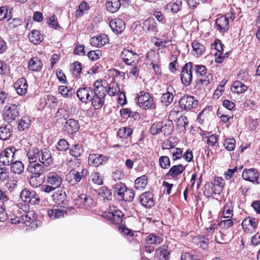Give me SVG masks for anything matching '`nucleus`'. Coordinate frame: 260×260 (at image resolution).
Listing matches in <instances>:
<instances>
[{"mask_svg": "<svg viewBox=\"0 0 260 260\" xmlns=\"http://www.w3.org/2000/svg\"><path fill=\"white\" fill-rule=\"evenodd\" d=\"M65 127L68 133L70 134L76 133L79 129L78 121L73 118H70L67 120Z\"/></svg>", "mask_w": 260, "mask_h": 260, "instance_id": "nucleus-24", "label": "nucleus"}, {"mask_svg": "<svg viewBox=\"0 0 260 260\" xmlns=\"http://www.w3.org/2000/svg\"><path fill=\"white\" fill-rule=\"evenodd\" d=\"M88 171L86 169H83L81 171L73 170L72 175L73 179L76 182H79L82 179L85 178L88 174Z\"/></svg>", "mask_w": 260, "mask_h": 260, "instance_id": "nucleus-45", "label": "nucleus"}, {"mask_svg": "<svg viewBox=\"0 0 260 260\" xmlns=\"http://www.w3.org/2000/svg\"><path fill=\"white\" fill-rule=\"evenodd\" d=\"M121 57L124 63L127 66L137 64L139 60V55L135 52L129 49H124L121 52Z\"/></svg>", "mask_w": 260, "mask_h": 260, "instance_id": "nucleus-7", "label": "nucleus"}, {"mask_svg": "<svg viewBox=\"0 0 260 260\" xmlns=\"http://www.w3.org/2000/svg\"><path fill=\"white\" fill-rule=\"evenodd\" d=\"M47 22L51 28L56 29L60 28L57 18L54 15L48 18Z\"/></svg>", "mask_w": 260, "mask_h": 260, "instance_id": "nucleus-59", "label": "nucleus"}, {"mask_svg": "<svg viewBox=\"0 0 260 260\" xmlns=\"http://www.w3.org/2000/svg\"><path fill=\"white\" fill-rule=\"evenodd\" d=\"M114 192L120 199L121 197H123V193L127 189L125 185L122 182H117L113 185Z\"/></svg>", "mask_w": 260, "mask_h": 260, "instance_id": "nucleus-41", "label": "nucleus"}, {"mask_svg": "<svg viewBox=\"0 0 260 260\" xmlns=\"http://www.w3.org/2000/svg\"><path fill=\"white\" fill-rule=\"evenodd\" d=\"M188 121L185 116H181L178 118L176 123V129L179 132H183L186 129V126L188 125Z\"/></svg>", "mask_w": 260, "mask_h": 260, "instance_id": "nucleus-43", "label": "nucleus"}, {"mask_svg": "<svg viewBox=\"0 0 260 260\" xmlns=\"http://www.w3.org/2000/svg\"><path fill=\"white\" fill-rule=\"evenodd\" d=\"M185 169V167L181 164L174 165L172 166L169 170V172L167 173L168 176L175 177L178 175L181 174Z\"/></svg>", "mask_w": 260, "mask_h": 260, "instance_id": "nucleus-35", "label": "nucleus"}, {"mask_svg": "<svg viewBox=\"0 0 260 260\" xmlns=\"http://www.w3.org/2000/svg\"><path fill=\"white\" fill-rule=\"evenodd\" d=\"M91 179L92 182L99 185L103 184V181L102 177L98 172H94L91 175Z\"/></svg>", "mask_w": 260, "mask_h": 260, "instance_id": "nucleus-64", "label": "nucleus"}, {"mask_svg": "<svg viewBox=\"0 0 260 260\" xmlns=\"http://www.w3.org/2000/svg\"><path fill=\"white\" fill-rule=\"evenodd\" d=\"M102 216L107 219L110 223L118 224L122 222L124 214L116 207L112 206L103 213Z\"/></svg>", "mask_w": 260, "mask_h": 260, "instance_id": "nucleus-2", "label": "nucleus"}, {"mask_svg": "<svg viewBox=\"0 0 260 260\" xmlns=\"http://www.w3.org/2000/svg\"><path fill=\"white\" fill-rule=\"evenodd\" d=\"M123 193V197H121L120 199L125 202H131L133 201L135 196V192L133 190L127 188Z\"/></svg>", "mask_w": 260, "mask_h": 260, "instance_id": "nucleus-55", "label": "nucleus"}, {"mask_svg": "<svg viewBox=\"0 0 260 260\" xmlns=\"http://www.w3.org/2000/svg\"><path fill=\"white\" fill-rule=\"evenodd\" d=\"M109 25L112 31L116 34H121L125 29L124 22L120 18H115L110 21Z\"/></svg>", "mask_w": 260, "mask_h": 260, "instance_id": "nucleus-19", "label": "nucleus"}, {"mask_svg": "<svg viewBox=\"0 0 260 260\" xmlns=\"http://www.w3.org/2000/svg\"><path fill=\"white\" fill-rule=\"evenodd\" d=\"M12 127L11 124L0 127V139L2 140H8L11 135Z\"/></svg>", "mask_w": 260, "mask_h": 260, "instance_id": "nucleus-36", "label": "nucleus"}, {"mask_svg": "<svg viewBox=\"0 0 260 260\" xmlns=\"http://www.w3.org/2000/svg\"><path fill=\"white\" fill-rule=\"evenodd\" d=\"M192 62L186 63L182 68L180 74L182 83L185 86H188L192 80Z\"/></svg>", "mask_w": 260, "mask_h": 260, "instance_id": "nucleus-8", "label": "nucleus"}, {"mask_svg": "<svg viewBox=\"0 0 260 260\" xmlns=\"http://www.w3.org/2000/svg\"><path fill=\"white\" fill-rule=\"evenodd\" d=\"M162 128V125L161 124V122H156L151 125L150 129V132L152 135H156L161 133V129Z\"/></svg>", "mask_w": 260, "mask_h": 260, "instance_id": "nucleus-57", "label": "nucleus"}, {"mask_svg": "<svg viewBox=\"0 0 260 260\" xmlns=\"http://www.w3.org/2000/svg\"><path fill=\"white\" fill-rule=\"evenodd\" d=\"M46 182L56 188H59L62 184V178L56 173L49 172L46 176Z\"/></svg>", "mask_w": 260, "mask_h": 260, "instance_id": "nucleus-18", "label": "nucleus"}, {"mask_svg": "<svg viewBox=\"0 0 260 260\" xmlns=\"http://www.w3.org/2000/svg\"><path fill=\"white\" fill-rule=\"evenodd\" d=\"M191 70L199 77V82L203 85H207L212 80L213 76L211 73H207L206 67L202 64H193L192 63Z\"/></svg>", "mask_w": 260, "mask_h": 260, "instance_id": "nucleus-3", "label": "nucleus"}, {"mask_svg": "<svg viewBox=\"0 0 260 260\" xmlns=\"http://www.w3.org/2000/svg\"><path fill=\"white\" fill-rule=\"evenodd\" d=\"M173 89L172 86H169L167 88V92L164 93L161 98V102L165 106H168L173 102L174 95L171 92V90Z\"/></svg>", "mask_w": 260, "mask_h": 260, "instance_id": "nucleus-34", "label": "nucleus"}, {"mask_svg": "<svg viewBox=\"0 0 260 260\" xmlns=\"http://www.w3.org/2000/svg\"><path fill=\"white\" fill-rule=\"evenodd\" d=\"M96 192L99 196L103 198L104 200H108V198L111 195L110 191L105 186L101 187L98 189Z\"/></svg>", "mask_w": 260, "mask_h": 260, "instance_id": "nucleus-54", "label": "nucleus"}, {"mask_svg": "<svg viewBox=\"0 0 260 260\" xmlns=\"http://www.w3.org/2000/svg\"><path fill=\"white\" fill-rule=\"evenodd\" d=\"M27 170L31 174V176L39 177L45 171V166L38 162H29Z\"/></svg>", "mask_w": 260, "mask_h": 260, "instance_id": "nucleus-15", "label": "nucleus"}, {"mask_svg": "<svg viewBox=\"0 0 260 260\" xmlns=\"http://www.w3.org/2000/svg\"><path fill=\"white\" fill-rule=\"evenodd\" d=\"M58 91L61 94L65 97L71 96L75 93V90L71 88H68L65 86H60L58 88Z\"/></svg>", "mask_w": 260, "mask_h": 260, "instance_id": "nucleus-53", "label": "nucleus"}, {"mask_svg": "<svg viewBox=\"0 0 260 260\" xmlns=\"http://www.w3.org/2000/svg\"><path fill=\"white\" fill-rule=\"evenodd\" d=\"M3 112L4 119L8 122H12L19 115V109L15 104L5 106Z\"/></svg>", "mask_w": 260, "mask_h": 260, "instance_id": "nucleus-9", "label": "nucleus"}, {"mask_svg": "<svg viewBox=\"0 0 260 260\" xmlns=\"http://www.w3.org/2000/svg\"><path fill=\"white\" fill-rule=\"evenodd\" d=\"M224 185V181L221 177H216L214 180L212 189L214 193L219 194Z\"/></svg>", "mask_w": 260, "mask_h": 260, "instance_id": "nucleus-39", "label": "nucleus"}, {"mask_svg": "<svg viewBox=\"0 0 260 260\" xmlns=\"http://www.w3.org/2000/svg\"><path fill=\"white\" fill-rule=\"evenodd\" d=\"M140 203L146 208H151L154 205L153 195L149 192H145L140 196Z\"/></svg>", "mask_w": 260, "mask_h": 260, "instance_id": "nucleus-22", "label": "nucleus"}, {"mask_svg": "<svg viewBox=\"0 0 260 260\" xmlns=\"http://www.w3.org/2000/svg\"><path fill=\"white\" fill-rule=\"evenodd\" d=\"M106 88L102 80H96L93 84V89L86 86L79 88L77 96L83 103L91 102L95 109H100L104 105L106 96Z\"/></svg>", "mask_w": 260, "mask_h": 260, "instance_id": "nucleus-1", "label": "nucleus"}, {"mask_svg": "<svg viewBox=\"0 0 260 260\" xmlns=\"http://www.w3.org/2000/svg\"><path fill=\"white\" fill-rule=\"evenodd\" d=\"M233 216V205L231 202H228L224 206L222 211V216L225 218H231Z\"/></svg>", "mask_w": 260, "mask_h": 260, "instance_id": "nucleus-42", "label": "nucleus"}, {"mask_svg": "<svg viewBox=\"0 0 260 260\" xmlns=\"http://www.w3.org/2000/svg\"><path fill=\"white\" fill-rule=\"evenodd\" d=\"M137 98L139 107L143 109H154L156 108L154 98L149 93L141 91L138 94Z\"/></svg>", "mask_w": 260, "mask_h": 260, "instance_id": "nucleus-4", "label": "nucleus"}, {"mask_svg": "<svg viewBox=\"0 0 260 260\" xmlns=\"http://www.w3.org/2000/svg\"><path fill=\"white\" fill-rule=\"evenodd\" d=\"M20 197L21 200L27 204L38 205L40 201L39 196L36 191L27 188L22 190Z\"/></svg>", "mask_w": 260, "mask_h": 260, "instance_id": "nucleus-5", "label": "nucleus"}, {"mask_svg": "<svg viewBox=\"0 0 260 260\" xmlns=\"http://www.w3.org/2000/svg\"><path fill=\"white\" fill-rule=\"evenodd\" d=\"M17 93L19 95H23L26 93L28 88L27 81L24 78H19L14 84Z\"/></svg>", "mask_w": 260, "mask_h": 260, "instance_id": "nucleus-21", "label": "nucleus"}, {"mask_svg": "<svg viewBox=\"0 0 260 260\" xmlns=\"http://www.w3.org/2000/svg\"><path fill=\"white\" fill-rule=\"evenodd\" d=\"M14 148H8L0 153V162L3 166H8L11 164L14 156Z\"/></svg>", "mask_w": 260, "mask_h": 260, "instance_id": "nucleus-14", "label": "nucleus"}, {"mask_svg": "<svg viewBox=\"0 0 260 260\" xmlns=\"http://www.w3.org/2000/svg\"><path fill=\"white\" fill-rule=\"evenodd\" d=\"M67 198V195L62 190H58L53 195V200L58 204H63Z\"/></svg>", "mask_w": 260, "mask_h": 260, "instance_id": "nucleus-46", "label": "nucleus"}, {"mask_svg": "<svg viewBox=\"0 0 260 260\" xmlns=\"http://www.w3.org/2000/svg\"><path fill=\"white\" fill-rule=\"evenodd\" d=\"M11 165H12L11 167V171L14 173L20 174L23 172L24 167L21 161H16L12 164L11 163Z\"/></svg>", "mask_w": 260, "mask_h": 260, "instance_id": "nucleus-49", "label": "nucleus"}, {"mask_svg": "<svg viewBox=\"0 0 260 260\" xmlns=\"http://www.w3.org/2000/svg\"><path fill=\"white\" fill-rule=\"evenodd\" d=\"M104 85H105V88L106 89V83L105 81H102ZM106 92L110 96H114L117 93L120 92V87L119 84L115 82H112L108 85V89H106Z\"/></svg>", "mask_w": 260, "mask_h": 260, "instance_id": "nucleus-29", "label": "nucleus"}, {"mask_svg": "<svg viewBox=\"0 0 260 260\" xmlns=\"http://www.w3.org/2000/svg\"><path fill=\"white\" fill-rule=\"evenodd\" d=\"M9 175V169L6 166L0 165V181H5L8 178Z\"/></svg>", "mask_w": 260, "mask_h": 260, "instance_id": "nucleus-61", "label": "nucleus"}, {"mask_svg": "<svg viewBox=\"0 0 260 260\" xmlns=\"http://www.w3.org/2000/svg\"><path fill=\"white\" fill-rule=\"evenodd\" d=\"M142 28L146 32L155 35L158 32L157 23L154 19L148 18L142 23Z\"/></svg>", "mask_w": 260, "mask_h": 260, "instance_id": "nucleus-13", "label": "nucleus"}, {"mask_svg": "<svg viewBox=\"0 0 260 260\" xmlns=\"http://www.w3.org/2000/svg\"><path fill=\"white\" fill-rule=\"evenodd\" d=\"M243 178L254 184H260V173L255 169H245L242 173Z\"/></svg>", "mask_w": 260, "mask_h": 260, "instance_id": "nucleus-11", "label": "nucleus"}, {"mask_svg": "<svg viewBox=\"0 0 260 260\" xmlns=\"http://www.w3.org/2000/svg\"><path fill=\"white\" fill-rule=\"evenodd\" d=\"M247 86L239 80L234 81L231 87L233 92L238 94L244 93L247 90Z\"/></svg>", "mask_w": 260, "mask_h": 260, "instance_id": "nucleus-27", "label": "nucleus"}, {"mask_svg": "<svg viewBox=\"0 0 260 260\" xmlns=\"http://www.w3.org/2000/svg\"><path fill=\"white\" fill-rule=\"evenodd\" d=\"M192 47L193 48V54L197 57H199L206 51V47L203 44L194 41L192 43Z\"/></svg>", "mask_w": 260, "mask_h": 260, "instance_id": "nucleus-33", "label": "nucleus"}, {"mask_svg": "<svg viewBox=\"0 0 260 260\" xmlns=\"http://www.w3.org/2000/svg\"><path fill=\"white\" fill-rule=\"evenodd\" d=\"M232 237V233H228L226 232H224V230L218 231L214 235L215 240L218 243H225L230 241Z\"/></svg>", "mask_w": 260, "mask_h": 260, "instance_id": "nucleus-25", "label": "nucleus"}, {"mask_svg": "<svg viewBox=\"0 0 260 260\" xmlns=\"http://www.w3.org/2000/svg\"><path fill=\"white\" fill-rule=\"evenodd\" d=\"M28 38L29 41L34 44H38L41 41L40 32L37 30H32Z\"/></svg>", "mask_w": 260, "mask_h": 260, "instance_id": "nucleus-51", "label": "nucleus"}, {"mask_svg": "<svg viewBox=\"0 0 260 260\" xmlns=\"http://www.w3.org/2000/svg\"><path fill=\"white\" fill-rule=\"evenodd\" d=\"M147 177L143 175L137 178L135 181V187L137 189H143L147 184Z\"/></svg>", "mask_w": 260, "mask_h": 260, "instance_id": "nucleus-47", "label": "nucleus"}, {"mask_svg": "<svg viewBox=\"0 0 260 260\" xmlns=\"http://www.w3.org/2000/svg\"><path fill=\"white\" fill-rule=\"evenodd\" d=\"M84 150L81 144L79 143L73 145L70 149L69 153L71 155L77 158L81 155Z\"/></svg>", "mask_w": 260, "mask_h": 260, "instance_id": "nucleus-38", "label": "nucleus"}, {"mask_svg": "<svg viewBox=\"0 0 260 260\" xmlns=\"http://www.w3.org/2000/svg\"><path fill=\"white\" fill-rule=\"evenodd\" d=\"M18 180L14 178H10L7 183L6 187L10 192L15 190L17 187Z\"/></svg>", "mask_w": 260, "mask_h": 260, "instance_id": "nucleus-58", "label": "nucleus"}, {"mask_svg": "<svg viewBox=\"0 0 260 260\" xmlns=\"http://www.w3.org/2000/svg\"><path fill=\"white\" fill-rule=\"evenodd\" d=\"M162 128L161 129V133L164 135H169L171 134L173 131V123L171 120H165L161 121Z\"/></svg>", "mask_w": 260, "mask_h": 260, "instance_id": "nucleus-44", "label": "nucleus"}, {"mask_svg": "<svg viewBox=\"0 0 260 260\" xmlns=\"http://www.w3.org/2000/svg\"><path fill=\"white\" fill-rule=\"evenodd\" d=\"M27 213H32L33 217H31L30 219H27V220H25L24 224L25 226L29 227L30 229L35 230L37 227L41 226V222L36 219V214L34 211H29Z\"/></svg>", "mask_w": 260, "mask_h": 260, "instance_id": "nucleus-30", "label": "nucleus"}, {"mask_svg": "<svg viewBox=\"0 0 260 260\" xmlns=\"http://www.w3.org/2000/svg\"><path fill=\"white\" fill-rule=\"evenodd\" d=\"M181 5L182 0H172L166 5L165 9L168 12L177 13L179 10Z\"/></svg>", "mask_w": 260, "mask_h": 260, "instance_id": "nucleus-31", "label": "nucleus"}, {"mask_svg": "<svg viewBox=\"0 0 260 260\" xmlns=\"http://www.w3.org/2000/svg\"><path fill=\"white\" fill-rule=\"evenodd\" d=\"M215 24V28L221 34L225 33L229 29V20L226 15L218 16Z\"/></svg>", "mask_w": 260, "mask_h": 260, "instance_id": "nucleus-12", "label": "nucleus"}, {"mask_svg": "<svg viewBox=\"0 0 260 260\" xmlns=\"http://www.w3.org/2000/svg\"><path fill=\"white\" fill-rule=\"evenodd\" d=\"M182 152L183 151L181 149L176 147L172 148L170 152L172 154L174 160L181 158L182 157Z\"/></svg>", "mask_w": 260, "mask_h": 260, "instance_id": "nucleus-56", "label": "nucleus"}, {"mask_svg": "<svg viewBox=\"0 0 260 260\" xmlns=\"http://www.w3.org/2000/svg\"><path fill=\"white\" fill-rule=\"evenodd\" d=\"M236 141L234 139H225L223 145L228 151H233L235 148Z\"/></svg>", "mask_w": 260, "mask_h": 260, "instance_id": "nucleus-62", "label": "nucleus"}, {"mask_svg": "<svg viewBox=\"0 0 260 260\" xmlns=\"http://www.w3.org/2000/svg\"><path fill=\"white\" fill-rule=\"evenodd\" d=\"M133 129L129 127H123L119 129L117 132V137L122 139H126L131 136Z\"/></svg>", "mask_w": 260, "mask_h": 260, "instance_id": "nucleus-48", "label": "nucleus"}, {"mask_svg": "<svg viewBox=\"0 0 260 260\" xmlns=\"http://www.w3.org/2000/svg\"><path fill=\"white\" fill-rule=\"evenodd\" d=\"M30 122L31 121L29 117L27 116L23 117L20 120L18 125L19 131H22L28 128L30 125Z\"/></svg>", "mask_w": 260, "mask_h": 260, "instance_id": "nucleus-50", "label": "nucleus"}, {"mask_svg": "<svg viewBox=\"0 0 260 260\" xmlns=\"http://www.w3.org/2000/svg\"><path fill=\"white\" fill-rule=\"evenodd\" d=\"M121 3L119 0H108L106 3L107 10L111 12L114 13L116 12L120 8Z\"/></svg>", "mask_w": 260, "mask_h": 260, "instance_id": "nucleus-40", "label": "nucleus"}, {"mask_svg": "<svg viewBox=\"0 0 260 260\" xmlns=\"http://www.w3.org/2000/svg\"><path fill=\"white\" fill-rule=\"evenodd\" d=\"M69 146L68 142L65 139H61L58 142L56 148L58 151H64L69 149Z\"/></svg>", "mask_w": 260, "mask_h": 260, "instance_id": "nucleus-60", "label": "nucleus"}, {"mask_svg": "<svg viewBox=\"0 0 260 260\" xmlns=\"http://www.w3.org/2000/svg\"><path fill=\"white\" fill-rule=\"evenodd\" d=\"M74 210L72 207L65 208L55 206L47 210V214L51 219H55L63 217L65 214L74 213Z\"/></svg>", "mask_w": 260, "mask_h": 260, "instance_id": "nucleus-6", "label": "nucleus"}, {"mask_svg": "<svg viewBox=\"0 0 260 260\" xmlns=\"http://www.w3.org/2000/svg\"><path fill=\"white\" fill-rule=\"evenodd\" d=\"M31 217H33L32 213L24 212L20 216H14V218H10L11 222L12 224H17L20 223H25V220L27 219H30Z\"/></svg>", "mask_w": 260, "mask_h": 260, "instance_id": "nucleus-37", "label": "nucleus"}, {"mask_svg": "<svg viewBox=\"0 0 260 260\" xmlns=\"http://www.w3.org/2000/svg\"><path fill=\"white\" fill-rule=\"evenodd\" d=\"M92 199L85 194H80L75 200V204L78 207L82 208L86 206H89L92 203Z\"/></svg>", "mask_w": 260, "mask_h": 260, "instance_id": "nucleus-26", "label": "nucleus"}, {"mask_svg": "<svg viewBox=\"0 0 260 260\" xmlns=\"http://www.w3.org/2000/svg\"><path fill=\"white\" fill-rule=\"evenodd\" d=\"M39 162L46 167L51 166L53 163V159L51 151L47 149L43 148L40 150Z\"/></svg>", "mask_w": 260, "mask_h": 260, "instance_id": "nucleus-16", "label": "nucleus"}, {"mask_svg": "<svg viewBox=\"0 0 260 260\" xmlns=\"http://www.w3.org/2000/svg\"><path fill=\"white\" fill-rule=\"evenodd\" d=\"M43 63L41 60L37 57L30 58L28 62V69L31 71L38 72L42 68Z\"/></svg>", "mask_w": 260, "mask_h": 260, "instance_id": "nucleus-23", "label": "nucleus"}, {"mask_svg": "<svg viewBox=\"0 0 260 260\" xmlns=\"http://www.w3.org/2000/svg\"><path fill=\"white\" fill-rule=\"evenodd\" d=\"M198 104V101L193 96L185 95L179 101V106L182 109L186 111L196 108Z\"/></svg>", "mask_w": 260, "mask_h": 260, "instance_id": "nucleus-10", "label": "nucleus"}, {"mask_svg": "<svg viewBox=\"0 0 260 260\" xmlns=\"http://www.w3.org/2000/svg\"><path fill=\"white\" fill-rule=\"evenodd\" d=\"M40 150L37 147H32L27 152V156L29 162H38L39 161Z\"/></svg>", "mask_w": 260, "mask_h": 260, "instance_id": "nucleus-32", "label": "nucleus"}, {"mask_svg": "<svg viewBox=\"0 0 260 260\" xmlns=\"http://www.w3.org/2000/svg\"><path fill=\"white\" fill-rule=\"evenodd\" d=\"M257 220L254 218L247 217L245 218L242 222V225L245 230L251 231L256 227Z\"/></svg>", "mask_w": 260, "mask_h": 260, "instance_id": "nucleus-28", "label": "nucleus"}, {"mask_svg": "<svg viewBox=\"0 0 260 260\" xmlns=\"http://www.w3.org/2000/svg\"><path fill=\"white\" fill-rule=\"evenodd\" d=\"M108 42L106 35L102 34L98 36H93L90 39V44L95 47H101Z\"/></svg>", "mask_w": 260, "mask_h": 260, "instance_id": "nucleus-20", "label": "nucleus"}, {"mask_svg": "<svg viewBox=\"0 0 260 260\" xmlns=\"http://www.w3.org/2000/svg\"><path fill=\"white\" fill-rule=\"evenodd\" d=\"M108 157L103 154H91L88 157V163L95 167L107 163Z\"/></svg>", "mask_w": 260, "mask_h": 260, "instance_id": "nucleus-17", "label": "nucleus"}, {"mask_svg": "<svg viewBox=\"0 0 260 260\" xmlns=\"http://www.w3.org/2000/svg\"><path fill=\"white\" fill-rule=\"evenodd\" d=\"M146 241L148 244L158 245L162 242V239L159 236L151 234L147 236Z\"/></svg>", "mask_w": 260, "mask_h": 260, "instance_id": "nucleus-52", "label": "nucleus"}, {"mask_svg": "<svg viewBox=\"0 0 260 260\" xmlns=\"http://www.w3.org/2000/svg\"><path fill=\"white\" fill-rule=\"evenodd\" d=\"M159 163L162 169H167L170 166V159L167 156H160L159 158Z\"/></svg>", "mask_w": 260, "mask_h": 260, "instance_id": "nucleus-63", "label": "nucleus"}]
</instances>
